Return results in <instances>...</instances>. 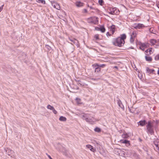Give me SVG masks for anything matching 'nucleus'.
<instances>
[{"mask_svg": "<svg viewBox=\"0 0 159 159\" xmlns=\"http://www.w3.org/2000/svg\"><path fill=\"white\" fill-rule=\"evenodd\" d=\"M159 124L158 120H150L148 121L146 125L147 132L151 135H153L154 133V129L156 130L157 129Z\"/></svg>", "mask_w": 159, "mask_h": 159, "instance_id": "nucleus-1", "label": "nucleus"}, {"mask_svg": "<svg viewBox=\"0 0 159 159\" xmlns=\"http://www.w3.org/2000/svg\"><path fill=\"white\" fill-rule=\"evenodd\" d=\"M126 38V36L125 34H121L120 37H118L116 39V40L113 42V44L118 47L123 46L125 43V39Z\"/></svg>", "mask_w": 159, "mask_h": 159, "instance_id": "nucleus-2", "label": "nucleus"}, {"mask_svg": "<svg viewBox=\"0 0 159 159\" xmlns=\"http://www.w3.org/2000/svg\"><path fill=\"white\" fill-rule=\"evenodd\" d=\"M80 116L83 120H85L87 122L92 123L98 121V120L93 117L91 118H89V114L83 113L80 114Z\"/></svg>", "mask_w": 159, "mask_h": 159, "instance_id": "nucleus-3", "label": "nucleus"}, {"mask_svg": "<svg viewBox=\"0 0 159 159\" xmlns=\"http://www.w3.org/2000/svg\"><path fill=\"white\" fill-rule=\"evenodd\" d=\"M109 13L112 15L118 14L119 13L118 10L116 7H110L109 9Z\"/></svg>", "mask_w": 159, "mask_h": 159, "instance_id": "nucleus-4", "label": "nucleus"}, {"mask_svg": "<svg viewBox=\"0 0 159 159\" xmlns=\"http://www.w3.org/2000/svg\"><path fill=\"white\" fill-rule=\"evenodd\" d=\"M6 153L12 157H15L14 152L11 149L7 148L5 149Z\"/></svg>", "mask_w": 159, "mask_h": 159, "instance_id": "nucleus-5", "label": "nucleus"}, {"mask_svg": "<svg viewBox=\"0 0 159 159\" xmlns=\"http://www.w3.org/2000/svg\"><path fill=\"white\" fill-rule=\"evenodd\" d=\"M137 34L136 31H134L131 34V37L130 39V43L133 44L134 42L135 38Z\"/></svg>", "mask_w": 159, "mask_h": 159, "instance_id": "nucleus-6", "label": "nucleus"}, {"mask_svg": "<svg viewBox=\"0 0 159 159\" xmlns=\"http://www.w3.org/2000/svg\"><path fill=\"white\" fill-rule=\"evenodd\" d=\"M153 143L155 146L154 149L158 152H159V139H157L154 141Z\"/></svg>", "mask_w": 159, "mask_h": 159, "instance_id": "nucleus-7", "label": "nucleus"}, {"mask_svg": "<svg viewBox=\"0 0 159 159\" xmlns=\"http://www.w3.org/2000/svg\"><path fill=\"white\" fill-rule=\"evenodd\" d=\"M134 27L135 29H143L145 27V26L143 24L139 23L134 24Z\"/></svg>", "mask_w": 159, "mask_h": 159, "instance_id": "nucleus-8", "label": "nucleus"}, {"mask_svg": "<svg viewBox=\"0 0 159 159\" xmlns=\"http://www.w3.org/2000/svg\"><path fill=\"white\" fill-rule=\"evenodd\" d=\"M52 5L53 7L57 10H60V5L57 2H51Z\"/></svg>", "mask_w": 159, "mask_h": 159, "instance_id": "nucleus-9", "label": "nucleus"}, {"mask_svg": "<svg viewBox=\"0 0 159 159\" xmlns=\"http://www.w3.org/2000/svg\"><path fill=\"white\" fill-rule=\"evenodd\" d=\"M69 40L71 42H73V43L75 44L78 47L79 46L78 41L76 39L74 38H69Z\"/></svg>", "mask_w": 159, "mask_h": 159, "instance_id": "nucleus-10", "label": "nucleus"}, {"mask_svg": "<svg viewBox=\"0 0 159 159\" xmlns=\"http://www.w3.org/2000/svg\"><path fill=\"white\" fill-rule=\"evenodd\" d=\"M47 108L51 110H52L54 114H57V111L55 110L53 106H51L50 105H48L47 106Z\"/></svg>", "mask_w": 159, "mask_h": 159, "instance_id": "nucleus-11", "label": "nucleus"}, {"mask_svg": "<svg viewBox=\"0 0 159 159\" xmlns=\"http://www.w3.org/2000/svg\"><path fill=\"white\" fill-rule=\"evenodd\" d=\"M75 4L77 7H80L84 6V3L80 1H76L75 3Z\"/></svg>", "mask_w": 159, "mask_h": 159, "instance_id": "nucleus-12", "label": "nucleus"}, {"mask_svg": "<svg viewBox=\"0 0 159 159\" xmlns=\"http://www.w3.org/2000/svg\"><path fill=\"white\" fill-rule=\"evenodd\" d=\"M120 141L121 143L125 144V145L127 147L129 146L130 145L129 141L127 140H125V139L124 140H121Z\"/></svg>", "mask_w": 159, "mask_h": 159, "instance_id": "nucleus-13", "label": "nucleus"}, {"mask_svg": "<svg viewBox=\"0 0 159 159\" xmlns=\"http://www.w3.org/2000/svg\"><path fill=\"white\" fill-rule=\"evenodd\" d=\"M147 48V45L145 43H142L140 44V48L143 51H144L145 48Z\"/></svg>", "mask_w": 159, "mask_h": 159, "instance_id": "nucleus-14", "label": "nucleus"}, {"mask_svg": "<svg viewBox=\"0 0 159 159\" xmlns=\"http://www.w3.org/2000/svg\"><path fill=\"white\" fill-rule=\"evenodd\" d=\"M117 103L120 107L122 109H124V106L121 101L120 99L117 100Z\"/></svg>", "mask_w": 159, "mask_h": 159, "instance_id": "nucleus-15", "label": "nucleus"}, {"mask_svg": "<svg viewBox=\"0 0 159 159\" xmlns=\"http://www.w3.org/2000/svg\"><path fill=\"white\" fill-rule=\"evenodd\" d=\"M110 31H111L112 34H113L116 31L115 26L114 25H112L110 27Z\"/></svg>", "mask_w": 159, "mask_h": 159, "instance_id": "nucleus-16", "label": "nucleus"}, {"mask_svg": "<svg viewBox=\"0 0 159 159\" xmlns=\"http://www.w3.org/2000/svg\"><path fill=\"white\" fill-rule=\"evenodd\" d=\"M146 69L147 72L149 74H150L151 73H153V72L155 71L154 70L150 69L148 67H146Z\"/></svg>", "mask_w": 159, "mask_h": 159, "instance_id": "nucleus-17", "label": "nucleus"}, {"mask_svg": "<svg viewBox=\"0 0 159 159\" xmlns=\"http://www.w3.org/2000/svg\"><path fill=\"white\" fill-rule=\"evenodd\" d=\"M76 81L77 84L80 86H83L84 85V84L82 83L80 80H76Z\"/></svg>", "mask_w": 159, "mask_h": 159, "instance_id": "nucleus-18", "label": "nucleus"}, {"mask_svg": "<svg viewBox=\"0 0 159 159\" xmlns=\"http://www.w3.org/2000/svg\"><path fill=\"white\" fill-rule=\"evenodd\" d=\"M145 58L146 60L147 61H150V62L152 60V58L151 57H149V56H145Z\"/></svg>", "mask_w": 159, "mask_h": 159, "instance_id": "nucleus-19", "label": "nucleus"}, {"mask_svg": "<svg viewBox=\"0 0 159 159\" xmlns=\"http://www.w3.org/2000/svg\"><path fill=\"white\" fill-rule=\"evenodd\" d=\"M139 125H140L143 126L147 124L146 122V121L145 120H144L143 121H140L139 122Z\"/></svg>", "mask_w": 159, "mask_h": 159, "instance_id": "nucleus-20", "label": "nucleus"}, {"mask_svg": "<svg viewBox=\"0 0 159 159\" xmlns=\"http://www.w3.org/2000/svg\"><path fill=\"white\" fill-rule=\"evenodd\" d=\"M157 41L155 39H151L150 40V42L152 45H154L155 43H157Z\"/></svg>", "mask_w": 159, "mask_h": 159, "instance_id": "nucleus-21", "label": "nucleus"}, {"mask_svg": "<svg viewBox=\"0 0 159 159\" xmlns=\"http://www.w3.org/2000/svg\"><path fill=\"white\" fill-rule=\"evenodd\" d=\"M59 120L60 121H66V119L65 117H64L63 116H61L60 117Z\"/></svg>", "mask_w": 159, "mask_h": 159, "instance_id": "nucleus-22", "label": "nucleus"}, {"mask_svg": "<svg viewBox=\"0 0 159 159\" xmlns=\"http://www.w3.org/2000/svg\"><path fill=\"white\" fill-rule=\"evenodd\" d=\"M99 29L102 33L105 32V29L103 26H101L100 28H99Z\"/></svg>", "mask_w": 159, "mask_h": 159, "instance_id": "nucleus-23", "label": "nucleus"}, {"mask_svg": "<svg viewBox=\"0 0 159 159\" xmlns=\"http://www.w3.org/2000/svg\"><path fill=\"white\" fill-rule=\"evenodd\" d=\"M101 71V68L99 67H96L95 68V72L98 73Z\"/></svg>", "mask_w": 159, "mask_h": 159, "instance_id": "nucleus-24", "label": "nucleus"}, {"mask_svg": "<svg viewBox=\"0 0 159 159\" xmlns=\"http://www.w3.org/2000/svg\"><path fill=\"white\" fill-rule=\"evenodd\" d=\"M91 79L93 80L98 81L101 80V78H91Z\"/></svg>", "mask_w": 159, "mask_h": 159, "instance_id": "nucleus-25", "label": "nucleus"}, {"mask_svg": "<svg viewBox=\"0 0 159 159\" xmlns=\"http://www.w3.org/2000/svg\"><path fill=\"white\" fill-rule=\"evenodd\" d=\"M37 2L39 3H41L44 4L45 3V1L43 0H37Z\"/></svg>", "mask_w": 159, "mask_h": 159, "instance_id": "nucleus-26", "label": "nucleus"}, {"mask_svg": "<svg viewBox=\"0 0 159 159\" xmlns=\"http://www.w3.org/2000/svg\"><path fill=\"white\" fill-rule=\"evenodd\" d=\"M94 130L95 132H99L101 131V129H100L98 128V127H96L94 129Z\"/></svg>", "mask_w": 159, "mask_h": 159, "instance_id": "nucleus-27", "label": "nucleus"}, {"mask_svg": "<svg viewBox=\"0 0 159 159\" xmlns=\"http://www.w3.org/2000/svg\"><path fill=\"white\" fill-rule=\"evenodd\" d=\"M153 28H151L150 29H149V31L150 32H151V33H152L153 34H156V31L155 30H154V31L153 30Z\"/></svg>", "mask_w": 159, "mask_h": 159, "instance_id": "nucleus-28", "label": "nucleus"}, {"mask_svg": "<svg viewBox=\"0 0 159 159\" xmlns=\"http://www.w3.org/2000/svg\"><path fill=\"white\" fill-rule=\"evenodd\" d=\"M152 48H150V49H148V52H149V54H146V55H150V54H152Z\"/></svg>", "mask_w": 159, "mask_h": 159, "instance_id": "nucleus-29", "label": "nucleus"}, {"mask_svg": "<svg viewBox=\"0 0 159 159\" xmlns=\"http://www.w3.org/2000/svg\"><path fill=\"white\" fill-rule=\"evenodd\" d=\"M75 99L78 104H80L81 103V99H80L77 98Z\"/></svg>", "mask_w": 159, "mask_h": 159, "instance_id": "nucleus-30", "label": "nucleus"}, {"mask_svg": "<svg viewBox=\"0 0 159 159\" xmlns=\"http://www.w3.org/2000/svg\"><path fill=\"white\" fill-rule=\"evenodd\" d=\"M116 150H118V152H122L123 153V155H125V152H124L123 151H121L120 150L118 149H116Z\"/></svg>", "mask_w": 159, "mask_h": 159, "instance_id": "nucleus-31", "label": "nucleus"}, {"mask_svg": "<svg viewBox=\"0 0 159 159\" xmlns=\"http://www.w3.org/2000/svg\"><path fill=\"white\" fill-rule=\"evenodd\" d=\"M106 65L104 64H102L101 65H99L98 67L100 68V67L103 68L105 67Z\"/></svg>", "mask_w": 159, "mask_h": 159, "instance_id": "nucleus-32", "label": "nucleus"}, {"mask_svg": "<svg viewBox=\"0 0 159 159\" xmlns=\"http://www.w3.org/2000/svg\"><path fill=\"white\" fill-rule=\"evenodd\" d=\"M128 136L127 134H124L122 135V137L124 138H127Z\"/></svg>", "mask_w": 159, "mask_h": 159, "instance_id": "nucleus-33", "label": "nucleus"}, {"mask_svg": "<svg viewBox=\"0 0 159 159\" xmlns=\"http://www.w3.org/2000/svg\"><path fill=\"white\" fill-rule=\"evenodd\" d=\"M155 59L156 60H159V54L156 55L155 57Z\"/></svg>", "mask_w": 159, "mask_h": 159, "instance_id": "nucleus-34", "label": "nucleus"}, {"mask_svg": "<svg viewBox=\"0 0 159 159\" xmlns=\"http://www.w3.org/2000/svg\"><path fill=\"white\" fill-rule=\"evenodd\" d=\"M103 2V0H98V3H99V4L101 5H102Z\"/></svg>", "mask_w": 159, "mask_h": 159, "instance_id": "nucleus-35", "label": "nucleus"}, {"mask_svg": "<svg viewBox=\"0 0 159 159\" xmlns=\"http://www.w3.org/2000/svg\"><path fill=\"white\" fill-rule=\"evenodd\" d=\"M93 66L96 68V67H98L99 64H94L93 65Z\"/></svg>", "mask_w": 159, "mask_h": 159, "instance_id": "nucleus-36", "label": "nucleus"}, {"mask_svg": "<svg viewBox=\"0 0 159 159\" xmlns=\"http://www.w3.org/2000/svg\"><path fill=\"white\" fill-rule=\"evenodd\" d=\"M86 147L90 149L92 147V146L90 145H87L86 146Z\"/></svg>", "mask_w": 159, "mask_h": 159, "instance_id": "nucleus-37", "label": "nucleus"}, {"mask_svg": "<svg viewBox=\"0 0 159 159\" xmlns=\"http://www.w3.org/2000/svg\"><path fill=\"white\" fill-rule=\"evenodd\" d=\"M131 152L132 151L131 150H129L127 152L128 153V155L129 156H130L131 154Z\"/></svg>", "mask_w": 159, "mask_h": 159, "instance_id": "nucleus-38", "label": "nucleus"}, {"mask_svg": "<svg viewBox=\"0 0 159 159\" xmlns=\"http://www.w3.org/2000/svg\"><path fill=\"white\" fill-rule=\"evenodd\" d=\"M90 150L92 151V152H94V151H95V149H94L93 147V146L90 149Z\"/></svg>", "mask_w": 159, "mask_h": 159, "instance_id": "nucleus-39", "label": "nucleus"}, {"mask_svg": "<svg viewBox=\"0 0 159 159\" xmlns=\"http://www.w3.org/2000/svg\"><path fill=\"white\" fill-rule=\"evenodd\" d=\"M94 38L96 39H98V35L97 34L95 35L94 36Z\"/></svg>", "mask_w": 159, "mask_h": 159, "instance_id": "nucleus-40", "label": "nucleus"}, {"mask_svg": "<svg viewBox=\"0 0 159 159\" xmlns=\"http://www.w3.org/2000/svg\"><path fill=\"white\" fill-rule=\"evenodd\" d=\"M83 12L84 13H87V9H84L83 10Z\"/></svg>", "mask_w": 159, "mask_h": 159, "instance_id": "nucleus-41", "label": "nucleus"}, {"mask_svg": "<svg viewBox=\"0 0 159 159\" xmlns=\"http://www.w3.org/2000/svg\"><path fill=\"white\" fill-rule=\"evenodd\" d=\"M46 154L50 159H53L51 158V157L47 153H46Z\"/></svg>", "mask_w": 159, "mask_h": 159, "instance_id": "nucleus-42", "label": "nucleus"}, {"mask_svg": "<svg viewBox=\"0 0 159 159\" xmlns=\"http://www.w3.org/2000/svg\"><path fill=\"white\" fill-rule=\"evenodd\" d=\"M106 34L107 36H111V34H110L109 32H107Z\"/></svg>", "mask_w": 159, "mask_h": 159, "instance_id": "nucleus-43", "label": "nucleus"}, {"mask_svg": "<svg viewBox=\"0 0 159 159\" xmlns=\"http://www.w3.org/2000/svg\"><path fill=\"white\" fill-rule=\"evenodd\" d=\"M148 49L147 50L145 51V52L146 53H145L146 54H148Z\"/></svg>", "mask_w": 159, "mask_h": 159, "instance_id": "nucleus-44", "label": "nucleus"}, {"mask_svg": "<svg viewBox=\"0 0 159 159\" xmlns=\"http://www.w3.org/2000/svg\"><path fill=\"white\" fill-rule=\"evenodd\" d=\"M159 47V45H155V48H158V47Z\"/></svg>", "mask_w": 159, "mask_h": 159, "instance_id": "nucleus-45", "label": "nucleus"}, {"mask_svg": "<svg viewBox=\"0 0 159 159\" xmlns=\"http://www.w3.org/2000/svg\"><path fill=\"white\" fill-rule=\"evenodd\" d=\"M157 5L158 8H159V3H158L157 4Z\"/></svg>", "mask_w": 159, "mask_h": 159, "instance_id": "nucleus-46", "label": "nucleus"}, {"mask_svg": "<svg viewBox=\"0 0 159 159\" xmlns=\"http://www.w3.org/2000/svg\"><path fill=\"white\" fill-rule=\"evenodd\" d=\"M95 19L96 20V21L97 22H98V18H96Z\"/></svg>", "mask_w": 159, "mask_h": 159, "instance_id": "nucleus-47", "label": "nucleus"}, {"mask_svg": "<svg viewBox=\"0 0 159 159\" xmlns=\"http://www.w3.org/2000/svg\"><path fill=\"white\" fill-rule=\"evenodd\" d=\"M113 68H116V69H118V66H114Z\"/></svg>", "mask_w": 159, "mask_h": 159, "instance_id": "nucleus-48", "label": "nucleus"}, {"mask_svg": "<svg viewBox=\"0 0 159 159\" xmlns=\"http://www.w3.org/2000/svg\"><path fill=\"white\" fill-rule=\"evenodd\" d=\"M157 74L159 75V68H158V70L157 71Z\"/></svg>", "mask_w": 159, "mask_h": 159, "instance_id": "nucleus-49", "label": "nucleus"}, {"mask_svg": "<svg viewBox=\"0 0 159 159\" xmlns=\"http://www.w3.org/2000/svg\"><path fill=\"white\" fill-rule=\"evenodd\" d=\"M90 8H91V9H93V8H92L91 7H90Z\"/></svg>", "mask_w": 159, "mask_h": 159, "instance_id": "nucleus-50", "label": "nucleus"}, {"mask_svg": "<svg viewBox=\"0 0 159 159\" xmlns=\"http://www.w3.org/2000/svg\"><path fill=\"white\" fill-rule=\"evenodd\" d=\"M158 42H159V39L158 40Z\"/></svg>", "mask_w": 159, "mask_h": 159, "instance_id": "nucleus-51", "label": "nucleus"}]
</instances>
